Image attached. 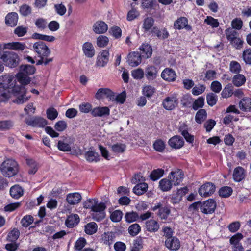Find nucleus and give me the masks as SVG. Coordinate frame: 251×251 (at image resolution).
Masks as SVG:
<instances>
[{"label":"nucleus","instance_id":"obj_12","mask_svg":"<svg viewBox=\"0 0 251 251\" xmlns=\"http://www.w3.org/2000/svg\"><path fill=\"white\" fill-rule=\"evenodd\" d=\"M177 104V99L174 95L166 97L162 102L163 107L168 110L173 109Z\"/></svg>","mask_w":251,"mask_h":251},{"label":"nucleus","instance_id":"obj_48","mask_svg":"<svg viewBox=\"0 0 251 251\" xmlns=\"http://www.w3.org/2000/svg\"><path fill=\"white\" fill-rule=\"evenodd\" d=\"M164 173V171L162 169L154 170L150 174V178L153 181L157 180L163 176Z\"/></svg>","mask_w":251,"mask_h":251},{"label":"nucleus","instance_id":"obj_27","mask_svg":"<svg viewBox=\"0 0 251 251\" xmlns=\"http://www.w3.org/2000/svg\"><path fill=\"white\" fill-rule=\"evenodd\" d=\"M18 15L15 12L8 13L5 18V24L9 26L13 27L17 25Z\"/></svg>","mask_w":251,"mask_h":251},{"label":"nucleus","instance_id":"obj_34","mask_svg":"<svg viewBox=\"0 0 251 251\" xmlns=\"http://www.w3.org/2000/svg\"><path fill=\"white\" fill-rule=\"evenodd\" d=\"M106 208L105 204H103V208L101 209L97 208L96 210L93 211L92 215V218L97 221H100L103 219L105 217L104 210Z\"/></svg>","mask_w":251,"mask_h":251},{"label":"nucleus","instance_id":"obj_19","mask_svg":"<svg viewBox=\"0 0 251 251\" xmlns=\"http://www.w3.org/2000/svg\"><path fill=\"white\" fill-rule=\"evenodd\" d=\"M25 44L19 42L4 43L3 49L14 50L17 51H23L25 48Z\"/></svg>","mask_w":251,"mask_h":251},{"label":"nucleus","instance_id":"obj_4","mask_svg":"<svg viewBox=\"0 0 251 251\" xmlns=\"http://www.w3.org/2000/svg\"><path fill=\"white\" fill-rule=\"evenodd\" d=\"M0 60L2 61L5 66L10 68H14L19 63V57L15 52L5 51L0 52Z\"/></svg>","mask_w":251,"mask_h":251},{"label":"nucleus","instance_id":"obj_8","mask_svg":"<svg viewBox=\"0 0 251 251\" xmlns=\"http://www.w3.org/2000/svg\"><path fill=\"white\" fill-rule=\"evenodd\" d=\"M184 176L183 171L178 169L172 171L169 174L168 178H169L174 185H179L182 181Z\"/></svg>","mask_w":251,"mask_h":251},{"label":"nucleus","instance_id":"obj_28","mask_svg":"<svg viewBox=\"0 0 251 251\" xmlns=\"http://www.w3.org/2000/svg\"><path fill=\"white\" fill-rule=\"evenodd\" d=\"M239 106L243 111H249L251 110V99L248 97L243 98L239 102Z\"/></svg>","mask_w":251,"mask_h":251},{"label":"nucleus","instance_id":"obj_10","mask_svg":"<svg viewBox=\"0 0 251 251\" xmlns=\"http://www.w3.org/2000/svg\"><path fill=\"white\" fill-rule=\"evenodd\" d=\"M215 191V186L213 184L207 182L202 185L199 190V194L202 197H208Z\"/></svg>","mask_w":251,"mask_h":251},{"label":"nucleus","instance_id":"obj_45","mask_svg":"<svg viewBox=\"0 0 251 251\" xmlns=\"http://www.w3.org/2000/svg\"><path fill=\"white\" fill-rule=\"evenodd\" d=\"M109 41V38L107 36L100 35L97 38L96 44L97 46L100 48H104L108 45Z\"/></svg>","mask_w":251,"mask_h":251},{"label":"nucleus","instance_id":"obj_1","mask_svg":"<svg viewBox=\"0 0 251 251\" xmlns=\"http://www.w3.org/2000/svg\"><path fill=\"white\" fill-rule=\"evenodd\" d=\"M16 79L10 74H5L0 76V88L3 89L4 92L0 89V101H4L10 97L11 93L14 95L21 94L17 97L15 102L18 104H22L28 100L25 97V90L24 86H16Z\"/></svg>","mask_w":251,"mask_h":251},{"label":"nucleus","instance_id":"obj_59","mask_svg":"<svg viewBox=\"0 0 251 251\" xmlns=\"http://www.w3.org/2000/svg\"><path fill=\"white\" fill-rule=\"evenodd\" d=\"M47 118L50 120H54L58 116L57 111L53 107L48 108L46 111Z\"/></svg>","mask_w":251,"mask_h":251},{"label":"nucleus","instance_id":"obj_31","mask_svg":"<svg viewBox=\"0 0 251 251\" xmlns=\"http://www.w3.org/2000/svg\"><path fill=\"white\" fill-rule=\"evenodd\" d=\"M139 49L143 57L148 58L151 56L152 50L150 45L148 44H143Z\"/></svg>","mask_w":251,"mask_h":251},{"label":"nucleus","instance_id":"obj_23","mask_svg":"<svg viewBox=\"0 0 251 251\" xmlns=\"http://www.w3.org/2000/svg\"><path fill=\"white\" fill-rule=\"evenodd\" d=\"M158 75L157 68L152 65L148 66L145 69V76L149 80H153L156 78Z\"/></svg>","mask_w":251,"mask_h":251},{"label":"nucleus","instance_id":"obj_9","mask_svg":"<svg viewBox=\"0 0 251 251\" xmlns=\"http://www.w3.org/2000/svg\"><path fill=\"white\" fill-rule=\"evenodd\" d=\"M216 207L215 201L213 199H209L203 202L201 205V211L204 214H211L213 213Z\"/></svg>","mask_w":251,"mask_h":251},{"label":"nucleus","instance_id":"obj_38","mask_svg":"<svg viewBox=\"0 0 251 251\" xmlns=\"http://www.w3.org/2000/svg\"><path fill=\"white\" fill-rule=\"evenodd\" d=\"M246 80L245 76L242 74H237L232 78V83L236 87H240L244 84Z\"/></svg>","mask_w":251,"mask_h":251},{"label":"nucleus","instance_id":"obj_11","mask_svg":"<svg viewBox=\"0 0 251 251\" xmlns=\"http://www.w3.org/2000/svg\"><path fill=\"white\" fill-rule=\"evenodd\" d=\"M95 97L97 99L100 100L104 98H107L110 100H113L115 99L114 93L108 88H100L98 89Z\"/></svg>","mask_w":251,"mask_h":251},{"label":"nucleus","instance_id":"obj_57","mask_svg":"<svg viewBox=\"0 0 251 251\" xmlns=\"http://www.w3.org/2000/svg\"><path fill=\"white\" fill-rule=\"evenodd\" d=\"M170 213L169 208L167 207H163L159 209L157 215L161 219H166Z\"/></svg>","mask_w":251,"mask_h":251},{"label":"nucleus","instance_id":"obj_40","mask_svg":"<svg viewBox=\"0 0 251 251\" xmlns=\"http://www.w3.org/2000/svg\"><path fill=\"white\" fill-rule=\"evenodd\" d=\"M188 20L186 18L182 17L178 19L174 23V27L177 29H181L186 27L187 25Z\"/></svg>","mask_w":251,"mask_h":251},{"label":"nucleus","instance_id":"obj_15","mask_svg":"<svg viewBox=\"0 0 251 251\" xmlns=\"http://www.w3.org/2000/svg\"><path fill=\"white\" fill-rule=\"evenodd\" d=\"M232 176L234 181L239 182L245 178L246 171L243 167L238 166L234 169Z\"/></svg>","mask_w":251,"mask_h":251},{"label":"nucleus","instance_id":"obj_14","mask_svg":"<svg viewBox=\"0 0 251 251\" xmlns=\"http://www.w3.org/2000/svg\"><path fill=\"white\" fill-rule=\"evenodd\" d=\"M26 124L33 127H43L48 124L47 121L40 117H34L26 121Z\"/></svg>","mask_w":251,"mask_h":251},{"label":"nucleus","instance_id":"obj_7","mask_svg":"<svg viewBox=\"0 0 251 251\" xmlns=\"http://www.w3.org/2000/svg\"><path fill=\"white\" fill-rule=\"evenodd\" d=\"M110 53L108 50H103L97 55L96 65L99 67H104L108 63Z\"/></svg>","mask_w":251,"mask_h":251},{"label":"nucleus","instance_id":"obj_54","mask_svg":"<svg viewBox=\"0 0 251 251\" xmlns=\"http://www.w3.org/2000/svg\"><path fill=\"white\" fill-rule=\"evenodd\" d=\"M155 92V89L151 85L144 86L142 90L143 95L148 98L151 97Z\"/></svg>","mask_w":251,"mask_h":251},{"label":"nucleus","instance_id":"obj_46","mask_svg":"<svg viewBox=\"0 0 251 251\" xmlns=\"http://www.w3.org/2000/svg\"><path fill=\"white\" fill-rule=\"evenodd\" d=\"M207 117V113L205 110L201 109L196 113L195 120L197 123L201 124Z\"/></svg>","mask_w":251,"mask_h":251},{"label":"nucleus","instance_id":"obj_50","mask_svg":"<svg viewBox=\"0 0 251 251\" xmlns=\"http://www.w3.org/2000/svg\"><path fill=\"white\" fill-rule=\"evenodd\" d=\"M128 233L132 236L137 235L141 231V227L138 224H133L128 227Z\"/></svg>","mask_w":251,"mask_h":251},{"label":"nucleus","instance_id":"obj_41","mask_svg":"<svg viewBox=\"0 0 251 251\" xmlns=\"http://www.w3.org/2000/svg\"><path fill=\"white\" fill-rule=\"evenodd\" d=\"M26 163L28 166V173L29 174L34 175L38 169L37 163L32 159H27Z\"/></svg>","mask_w":251,"mask_h":251},{"label":"nucleus","instance_id":"obj_61","mask_svg":"<svg viewBox=\"0 0 251 251\" xmlns=\"http://www.w3.org/2000/svg\"><path fill=\"white\" fill-rule=\"evenodd\" d=\"M13 126V123L10 120L0 121V130H6Z\"/></svg>","mask_w":251,"mask_h":251},{"label":"nucleus","instance_id":"obj_13","mask_svg":"<svg viewBox=\"0 0 251 251\" xmlns=\"http://www.w3.org/2000/svg\"><path fill=\"white\" fill-rule=\"evenodd\" d=\"M103 202L98 203V201L96 199H90L83 202V207L86 209H91L93 211L97 208L102 209L103 208Z\"/></svg>","mask_w":251,"mask_h":251},{"label":"nucleus","instance_id":"obj_51","mask_svg":"<svg viewBox=\"0 0 251 251\" xmlns=\"http://www.w3.org/2000/svg\"><path fill=\"white\" fill-rule=\"evenodd\" d=\"M204 22L212 28H216L219 25V23L218 20L214 19L211 16H207Z\"/></svg>","mask_w":251,"mask_h":251},{"label":"nucleus","instance_id":"obj_35","mask_svg":"<svg viewBox=\"0 0 251 251\" xmlns=\"http://www.w3.org/2000/svg\"><path fill=\"white\" fill-rule=\"evenodd\" d=\"M79 222V217L77 214H71L68 217L66 225L68 227H73L77 225Z\"/></svg>","mask_w":251,"mask_h":251},{"label":"nucleus","instance_id":"obj_63","mask_svg":"<svg viewBox=\"0 0 251 251\" xmlns=\"http://www.w3.org/2000/svg\"><path fill=\"white\" fill-rule=\"evenodd\" d=\"M226 35L229 42L237 37V32L233 28H229L226 30Z\"/></svg>","mask_w":251,"mask_h":251},{"label":"nucleus","instance_id":"obj_30","mask_svg":"<svg viewBox=\"0 0 251 251\" xmlns=\"http://www.w3.org/2000/svg\"><path fill=\"white\" fill-rule=\"evenodd\" d=\"M146 227L147 230L149 232H156L159 228V225L156 220L151 219L146 221Z\"/></svg>","mask_w":251,"mask_h":251},{"label":"nucleus","instance_id":"obj_22","mask_svg":"<svg viewBox=\"0 0 251 251\" xmlns=\"http://www.w3.org/2000/svg\"><path fill=\"white\" fill-rule=\"evenodd\" d=\"M82 50L84 55L88 58H92L95 54V48L90 42H86L83 44Z\"/></svg>","mask_w":251,"mask_h":251},{"label":"nucleus","instance_id":"obj_20","mask_svg":"<svg viewBox=\"0 0 251 251\" xmlns=\"http://www.w3.org/2000/svg\"><path fill=\"white\" fill-rule=\"evenodd\" d=\"M65 141L59 140L58 142L57 148L62 151H69L71 150V144L73 143L74 140L71 138H65Z\"/></svg>","mask_w":251,"mask_h":251},{"label":"nucleus","instance_id":"obj_53","mask_svg":"<svg viewBox=\"0 0 251 251\" xmlns=\"http://www.w3.org/2000/svg\"><path fill=\"white\" fill-rule=\"evenodd\" d=\"M86 241L85 238L80 237L75 242V251H82V249L85 246Z\"/></svg>","mask_w":251,"mask_h":251},{"label":"nucleus","instance_id":"obj_36","mask_svg":"<svg viewBox=\"0 0 251 251\" xmlns=\"http://www.w3.org/2000/svg\"><path fill=\"white\" fill-rule=\"evenodd\" d=\"M111 151L115 154L123 153L126 149V145L121 143H116L110 146Z\"/></svg>","mask_w":251,"mask_h":251},{"label":"nucleus","instance_id":"obj_5","mask_svg":"<svg viewBox=\"0 0 251 251\" xmlns=\"http://www.w3.org/2000/svg\"><path fill=\"white\" fill-rule=\"evenodd\" d=\"M33 49L34 51L41 59L48 57L50 53V50L49 47L42 41L35 43L33 44Z\"/></svg>","mask_w":251,"mask_h":251},{"label":"nucleus","instance_id":"obj_17","mask_svg":"<svg viewBox=\"0 0 251 251\" xmlns=\"http://www.w3.org/2000/svg\"><path fill=\"white\" fill-rule=\"evenodd\" d=\"M93 30L98 34H103L105 33L108 29L107 25L101 21H98L95 23L93 25Z\"/></svg>","mask_w":251,"mask_h":251},{"label":"nucleus","instance_id":"obj_56","mask_svg":"<svg viewBox=\"0 0 251 251\" xmlns=\"http://www.w3.org/2000/svg\"><path fill=\"white\" fill-rule=\"evenodd\" d=\"M219 193L220 196L226 198L229 197L231 195L232 193V189L230 187L225 186L220 189Z\"/></svg>","mask_w":251,"mask_h":251},{"label":"nucleus","instance_id":"obj_29","mask_svg":"<svg viewBox=\"0 0 251 251\" xmlns=\"http://www.w3.org/2000/svg\"><path fill=\"white\" fill-rule=\"evenodd\" d=\"M85 158L89 162H97L100 160V156L93 150H89L85 153Z\"/></svg>","mask_w":251,"mask_h":251},{"label":"nucleus","instance_id":"obj_16","mask_svg":"<svg viewBox=\"0 0 251 251\" xmlns=\"http://www.w3.org/2000/svg\"><path fill=\"white\" fill-rule=\"evenodd\" d=\"M161 76L164 80L172 82L176 80V75L172 69L167 68L162 71Z\"/></svg>","mask_w":251,"mask_h":251},{"label":"nucleus","instance_id":"obj_39","mask_svg":"<svg viewBox=\"0 0 251 251\" xmlns=\"http://www.w3.org/2000/svg\"><path fill=\"white\" fill-rule=\"evenodd\" d=\"M115 234L113 232L104 233L102 235L101 240L105 245L110 246L114 241Z\"/></svg>","mask_w":251,"mask_h":251},{"label":"nucleus","instance_id":"obj_2","mask_svg":"<svg viewBox=\"0 0 251 251\" xmlns=\"http://www.w3.org/2000/svg\"><path fill=\"white\" fill-rule=\"evenodd\" d=\"M0 172L6 177H11L19 172V165L14 159H6L0 164Z\"/></svg>","mask_w":251,"mask_h":251},{"label":"nucleus","instance_id":"obj_62","mask_svg":"<svg viewBox=\"0 0 251 251\" xmlns=\"http://www.w3.org/2000/svg\"><path fill=\"white\" fill-rule=\"evenodd\" d=\"M34 221L33 217L31 215H25L21 220L22 225L24 227L29 226Z\"/></svg>","mask_w":251,"mask_h":251},{"label":"nucleus","instance_id":"obj_24","mask_svg":"<svg viewBox=\"0 0 251 251\" xmlns=\"http://www.w3.org/2000/svg\"><path fill=\"white\" fill-rule=\"evenodd\" d=\"M110 114V109L108 107H97L93 109L91 114L94 117H103L108 116Z\"/></svg>","mask_w":251,"mask_h":251},{"label":"nucleus","instance_id":"obj_6","mask_svg":"<svg viewBox=\"0 0 251 251\" xmlns=\"http://www.w3.org/2000/svg\"><path fill=\"white\" fill-rule=\"evenodd\" d=\"M244 238L243 235L241 233H237L233 235L230 239L229 242L232 245V251H243L244 248L240 242Z\"/></svg>","mask_w":251,"mask_h":251},{"label":"nucleus","instance_id":"obj_37","mask_svg":"<svg viewBox=\"0 0 251 251\" xmlns=\"http://www.w3.org/2000/svg\"><path fill=\"white\" fill-rule=\"evenodd\" d=\"M148 188V186L147 183L141 182L134 187L133 191L136 195H141L147 191Z\"/></svg>","mask_w":251,"mask_h":251},{"label":"nucleus","instance_id":"obj_32","mask_svg":"<svg viewBox=\"0 0 251 251\" xmlns=\"http://www.w3.org/2000/svg\"><path fill=\"white\" fill-rule=\"evenodd\" d=\"M24 193L23 189L18 185H15L11 187L10 194L14 199H18L23 196Z\"/></svg>","mask_w":251,"mask_h":251},{"label":"nucleus","instance_id":"obj_43","mask_svg":"<svg viewBox=\"0 0 251 251\" xmlns=\"http://www.w3.org/2000/svg\"><path fill=\"white\" fill-rule=\"evenodd\" d=\"M152 34H154L159 38L164 39L167 38L169 36V33L166 29H164L160 30L157 27H154L151 30Z\"/></svg>","mask_w":251,"mask_h":251},{"label":"nucleus","instance_id":"obj_58","mask_svg":"<svg viewBox=\"0 0 251 251\" xmlns=\"http://www.w3.org/2000/svg\"><path fill=\"white\" fill-rule=\"evenodd\" d=\"M218 100L217 96L212 93H209L207 94L206 96V100L207 104L211 106H213L215 105Z\"/></svg>","mask_w":251,"mask_h":251},{"label":"nucleus","instance_id":"obj_49","mask_svg":"<svg viewBox=\"0 0 251 251\" xmlns=\"http://www.w3.org/2000/svg\"><path fill=\"white\" fill-rule=\"evenodd\" d=\"M140 16V12L135 8H132L127 14V20L128 21H132L137 19Z\"/></svg>","mask_w":251,"mask_h":251},{"label":"nucleus","instance_id":"obj_44","mask_svg":"<svg viewBox=\"0 0 251 251\" xmlns=\"http://www.w3.org/2000/svg\"><path fill=\"white\" fill-rule=\"evenodd\" d=\"M125 220L128 223H132L139 221V215L134 211L129 212L126 213L125 216Z\"/></svg>","mask_w":251,"mask_h":251},{"label":"nucleus","instance_id":"obj_60","mask_svg":"<svg viewBox=\"0 0 251 251\" xmlns=\"http://www.w3.org/2000/svg\"><path fill=\"white\" fill-rule=\"evenodd\" d=\"M54 127L57 131L63 132L67 128V124L65 121L60 120L55 123Z\"/></svg>","mask_w":251,"mask_h":251},{"label":"nucleus","instance_id":"obj_26","mask_svg":"<svg viewBox=\"0 0 251 251\" xmlns=\"http://www.w3.org/2000/svg\"><path fill=\"white\" fill-rule=\"evenodd\" d=\"M168 143L172 148L177 149L181 148L183 146L184 141L180 136H174L170 139Z\"/></svg>","mask_w":251,"mask_h":251},{"label":"nucleus","instance_id":"obj_33","mask_svg":"<svg viewBox=\"0 0 251 251\" xmlns=\"http://www.w3.org/2000/svg\"><path fill=\"white\" fill-rule=\"evenodd\" d=\"M172 184L173 183L169 178H163L160 180L159 187L162 191L167 192L171 190Z\"/></svg>","mask_w":251,"mask_h":251},{"label":"nucleus","instance_id":"obj_55","mask_svg":"<svg viewBox=\"0 0 251 251\" xmlns=\"http://www.w3.org/2000/svg\"><path fill=\"white\" fill-rule=\"evenodd\" d=\"M229 70L233 73L238 74L241 71V67L237 61H232L230 63Z\"/></svg>","mask_w":251,"mask_h":251},{"label":"nucleus","instance_id":"obj_52","mask_svg":"<svg viewBox=\"0 0 251 251\" xmlns=\"http://www.w3.org/2000/svg\"><path fill=\"white\" fill-rule=\"evenodd\" d=\"M47 21L43 18H39L36 19L35 25L39 29L44 30L47 27Z\"/></svg>","mask_w":251,"mask_h":251},{"label":"nucleus","instance_id":"obj_3","mask_svg":"<svg viewBox=\"0 0 251 251\" xmlns=\"http://www.w3.org/2000/svg\"><path fill=\"white\" fill-rule=\"evenodd\" d=\"M35 70L34 67L29 65L21 66L20 72L16 75L18 81L23 85L29 84L31 80L28 75L34 74Z\"/></svg>","mask_w":251,"mask_h":251},{"label":"nucleus","instance_id":"obj_64","mask_svg":"<svg viewBox=\"0 0 251 251\" xmlns=\"http://www.w3.org/2000/svg\"><path fill=\"white\" fill-rule=\"evenodd\" d=\"M54 8L55 12L60 16L64 15L67 11L66 7L62 3L55 4Z\"/></svg>","mask_w":251,"mask_h":251},{"label":"nucleus","instance_id":"obj_42","mask_svg":"<svg viewBox=\"0 0 251 251\" xmlns=\"http://www.w3.org/2000/svg\"><path fill=\"white\" fill-rule=\"evenodd\" d=\"M98 229V226L95 222H90L85 226V232L87 234L92 235L95 233Z\"/></svg>","mask_w":251,"mask_h":251},{"label":"nucleus","instance_id":"obj_25","mask_svg":"<svg viewBox=\"0 0 251 251\" xmlns=\"http://www.w3.org/2000/svg\"><path fill=\"white\" fill-rule=\"evenodd\" d=\"M82 199L81 194L77 192L69 193L67 195V202L70 205H75L79 203Z\"/></svg>","mask_w":251,"mask_h":251},{"label":"nucleus","instance_id":"obj_47","mask_svg":"<svg viewBox=\"0 0 251 251\" xmlns=\"http://www.w3.org/2000/svg\"><path fill=\"white\" fill-rule=\"evenodd\" d=\"M154 22V19L151 17L146 18L143 21V28L145 31H149L153 26Z\"/></svg>","mask_w":251,"mask_h":251},{"label":"nucleus","instance_id":"obj_18","mask_svg":"<svg viewBox=\"0 0 251 251\" xmlns=\"http://www.w3.org/2000/svg\"><path fill=\"white\" fill-rule=\"evenodd\" d=\"M141 62V55L138 52H132L128 54V63L132 67H136Z\"/></svg>","mask_w":251,"mask_h":251},{"label":"nucleus","instance_id":"obj_21","mask_svg":"<svg viewBox=\"0 0 251 251\" xmlns=\"http://www.w3.org/2000/svg\"><path fill=\"white\" fill-rule=\"evenodd\" d=\"M165 246L170 250L176 251L179 249L180 243L179 240L175 237L168 238L165 241Z\"/></svg>","mask_w":251,"mask_h":251}]
</instances>
